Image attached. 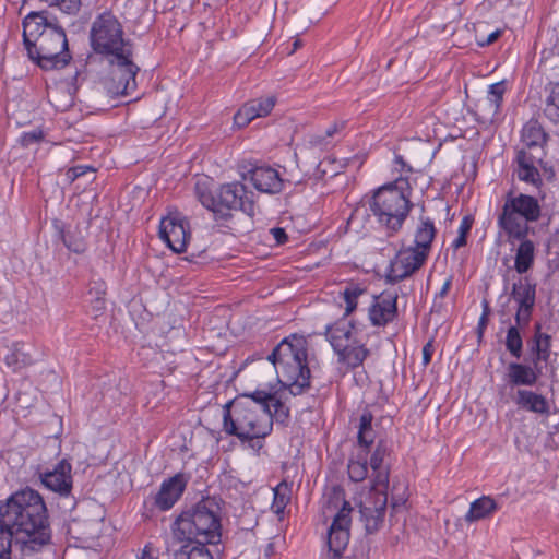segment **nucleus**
Wrapping results in <instances>:
<instances>
[{"instance_id":"obj_29","label":"nucleus","mask_w":559,"mask_h":559,"mask_svg":"<svg viewBox=\"0 0 559 559\" xmlns=\"http://www.w3.org/2000/svg\"><path fill=\"white\" fill-rule=\"evenodd\" d=\"M373 414L371 411L366 407L358 423V431H357V445L359 448L358 452H367L370 453V448L374 443L376 431L372 427Z\"/></svg>"},{"instance_id":"obj_6","label":"nucleus","mask_w":559,"mask_h":559,"mask_svg":"<svg viewBox=\"0 0 559 559\" xmlns=\"http://www.w3.org/2000/svg\"><path fill=\"white\" fill-rule=\"evenodd\" d=\"M307 340L297 334L284 337L267 356L276 369L280 382L292 396L310 389L311 372L308 366Z\"/></svg>"},{"instance_id":"obj_4","label":"nucleus","mask_w":559,"mask_h":559,"mask_svg":"<svg viewBox=\"0 0 559 559\" xmlns=\"http://www.w3.org/2000/svg\"><path fill=\"white\" fill-rule=\"evenodd\" d=\"M223 430L259 454L273 430L272 414L248 396H238L224 406Z\"/></svg>"},{"instance_id":"obj_53","label":"nucleus","mask_w":559,"mask_h":559,"mask_svg":"<svg viewBox=\"0 0 559 559\" xmlns=\"http://www.w3.org/2000/svg\"><path fill=\"white\" fill-rule=\"evenodd\" d=\"M474 217L472 215H465L459 226V235L468 236L473 227Z\"/></svg>"},{"instance_id":"obj_63","label":"nucleus","mask_w":559,"mask_h":559,"mask_svg":"<svg viewBox=\"0 0 559 559\" xmlns=\"http://www.w3.org/2000/svg\"><path fill=\"white\" fill-rule=\"evenodd\" d=\"M550 93L554 95L555 99L557 100V104H559V83L555 85Z\"/></svg>"},{"instance_id":"obj_16","label":"nucleus","mask_w":559,"mask_h":559,"mask_svg":"<svg viewBox=\"0 0 559 559\" xmlns=\"http://www.w3.org/2000/svg\"><path fill=\"white\" fill-rule=\"evenodd\" d=\"M386 490L371 488L372 497L360 504L359 512L368 534L376 533L383 523L388 504Z\"/></svg>"},{"instance_id":"obj_11","label":"nucleus","mask_w":559,"mask_h":559,"mask_svg":"<svg viewBox=\"0 0 559 559\" xmlns=\"http://www.w3.org/2000/svg\"><path fill=\"white\" fill-rule=\"evenodd\" d=\"M326 509L337 510L328 530V548L332 559L342 557L349 543V528L352 524L350 513L353 508L345 500L343 489L333 487L326 500Z\"/></svg>"},{"instance_id":"obj_14","label":"nucleus","mask_w":559,"mask_h":559,"mask_svg":"<svg viewBox=\"0 0 559 559\" xmlns=\"http://www.w3.org/2000/svg\"><path fill=\"white\" fill-rule=\"evenodd\" d=\"M546 152H531L527 148H518L512 160L513 175L519 181L531 185L537 190L543 188V178L539 170Z\"/></svg>"},{"instance_id":"obj_1","label":"nucleus","mask_w":559,"mask_h":559,"mask_svg":"<svg viewBox=\"0 0 559 559\" xmlns=\"http://www.w3.org/2000/svg\"><path fill=\"white\" fill-rule=\"evenodd\" d=\"M0 523L12 531L24 549L39 551L51 542V528L41 495L26 487L0 501Z\"/></svg>"},{"instance_id":"obj_2","label":"nucleus","mask_w":559,"mask_h":559,"mask_svg":"<svg viewBox=\"0 0 559 559\" xmlns=\"http://www.w3.org/2000/svg\"><path fill=\"white\" fill-rule=\"evenodd\" d=\"M27 57L43 70L62 69L72 59L66 31L49 11H32L22 21Z\"/></svg>"},{"instance_id":"obj_51","label":"nucleus","mask_w":559,"mask_h":559,"mask_svg":"<svg viewBox=\"0 0 559 559\" xmlns=\"http://www.w3.org/2000/svg\"><path fill=\"white\" fill-rule=\"evenodd\" d=\"M539 170L542 174L543 181L546 180L548 182H554L556 180V171L551 165L543 159L542 165H539Z\"/></svg>"},{"instance_id":"obj_37","label":"nucleus","mask_w":559,"mask_h":559,"mask_svg":"<svg viewBox=\"0 0 559 559\" xmlns=\"http://www.w3.org/2000/svg\"><path fill=\"white\" fill-rule=\"evenodd\" d=\"M519 326L510 325L507 330L504 346L508 353L515 359L523 356V334Z\"/></svg>"},{"instance_id":"obj_47","label":"nucleus","mask_w":559,"mask_h":559,"mask_svg":"<svg viewBox=\"0 0 559 559\" xmlns=\"http://www.w3.org/2000/svg\"><path fill=\"white\" fill-rule=\"evenodd\" d=\"M530 347V353L532 355V362L534 366L539 365L543 362L542 360V353H540V341L538 338V333L533 331V335L527 342Z\"/></svg>"},{"instance_id":"obj_15","label":"nucleus","mask_w":559,"mask_h":559,"mask_svg":"<svg viewBox=\"0 0 559 559\" xmlns=\"http://www.w3.org/2000/svg\"><path fill=\"white\" fill-rule=\"evenodd\" d=\"M190 236V224L180 213L170 214L160 221L159 237L174 252H185Z\"/></svg>"},{"instance_id":"obj_58","label":"nucleus","mask_w":559,"mask_h":559,"mask_svg":"<svg viewBox=\"0 0 559 559\" xmlns=\"http://www.w3.org/2000/svg\"><path fill=\"white\" fill-rule=\"evenodd\" d=\"M453 276H449L445 282L443 283L440 292L437 294V297L443 298L448 295L451 286H452Z\"/></svg>"},{"instance_id":"obj_30","label":"nucleus","mask_w":559,"mask_h":559,"mask_svg":"<svg viewBox=\"0 0 559 559\" xmlns=\"http://www.w3.org/2000/svg\"><path fill=\"white\" fill-rule=\"evenodd\" d=\"M68 535L81 543H88L98 536V522L96 520L73 519L67 528Z\"/></svg>"},{"instance_id":"obj_13","label":"nucleus","mask_w":559,"mask_h":559,"mask_svg":"<svg viewBox=\"0 0 559 559\" xmlns=\"http://www.w3.org/2000/svg\"><path fill=\"white\" fill-rule=\"evenodd\" d=\"M427 259V254L412 246L400 250L390 261L385 273V281L390 284L402 282L420 270Z\"/></svg>"},{"instance_id":"obj_39","label":"nucleus","mask_w":559,"mask_h":559,"mask_svg":"<svg viewBox=\"0 0 559 559\" xmlns=\"http://www.w3.org/2000/svg\"><path fill=\"white\" fill-rule=\"evenodd\" d=\"M286 392L288 393V391L285 389L281 393H277L271 403L272 421L275 419L277 424L283 426L288 425L290 417L289 407L283 401Z\"/></svg>"},{"instance_id":"obj_43","label":"nucleus","mask_w":559,"mask_h":559,"mask_svg":"<svg viewBox=\"0 0 559 559\" xmlns=\"http://www.w3.org/2000/svg\"><path fill=\"white\" fill-rule=\"evenodd\" d=\"M406 486L403 484H393L391 491V507L394 511L405 504L407 501Z\"/></svg>"},{"instance_id":"obj_48","label":"nucleus","mask_w":559,"mask_h":559,"mask_svg":"<svg viewBox=\"0 0 559 559\" xmlns=\"http://www.w3.org/2000/svg\"><path fill=\"white\" fill-rule=\"evenodd\" d=\"M343 127H344V124H343V123H336V122H335V123H333L332 126H330V127L325 130L324 135H320V134H318V135H313V136L311 138V140H310V143H311L312 145L320 146V145H322V144H323V141H324V139H325V138H332V136H333L334 134H336V133L340 131V129H342Z\"/></svg>"},{"instance_id":"obj_42","label":"nucleus","mask_w":559,"mask_h":559,"mask_svg":"<svg viewBox=\"0 0 559 559\" xmlns=\"http://www.w3.org/2000/svg\"><path fill=\"white\" fill-rule=\"evenodd\" d=\"M276 393H270L266 391L257 390L251 394H242L241 396H248L254 401L258 405H261L265 412L271 413V403L274 400Z\"/></svg>"},{"instance_id":"obj_7","label":"nucleus","mask_w":559,"mask_h":559,"mask_svg":"<svg viewBox=\"0 0 559 559\" xmlns=\"http://www.w3.org/2000/svg\"><path fill=\"white\" fill-rule=\"evenodd\" d=\"M174 536L182 542L216 545L221 542V507L214 497L202 498L189 510L182 511L173 523Z\"/></svg>"},{"instance_id":"obj_27","label":"nucleus","mask_w":559,"mask_h":559,"mask_svg":"<svg viewBox=\"0 0 559 559\" xmlns=\"http://www.w3.org/2000/svg\"><path fill=\"white\" fill-rule=\"evenodd\" d=\"M436 236L437 228L433 221L428 216H420L415 230L413 247L429 257Z\"/></svg>"},{"instance_id":"obj_34","label":"nucleus","mask_w":559,"mask_h":559,"mask_svg":"<svg viewBox=\"0 0 559 559\" xmlns=\"http://www.w3.org/2000/svg\"><path fill=\"white\" fill-rule=\"evenodd\" d=\"M206 545L201 542H186L180 549L175 551L174 559H213Z\"/></svg>"},{"instance_id":"obj_50","label":"nucleus","mask_w":559,"mask_h":559,"mask_svg":"<svg viewBox=\"0 0 559 559\" xmlns=\"http://www.w3.org/2000/svg\"><path fill=\"white\" fill-rule=\"evenodd\" d=\"M59 9L68 14H74L81 7V0H55Z\"/></svg>"},{"instance_id":"obj_18","label":"nucleus","mask_w":559,"mask_h":559,"mask_svg":"<svg viewBox=\"0 0 559 559\" xmlns=\"http://www.w3.org/2000/svg\"><path fill=\"white\" fill-rule=\"evenodd\" d=\"M72 465L67 459L59 461L52 469L39 474L43 485L60 497H69L73 488Z\"/></svg>"},{"instance_id":"obj_56","label":"nucleus","mask_w":559,"mask_h":559,"mask_svg":"<svg viewBox=\"0 0 559 559\" xmlns=\"http://www.w3.org/2000/svg\"><path fill=\"white\" fill-rule=\"evenodd\" d=\"M489 323V319L488 318H485V316H480L479 320H478V324H477V328H476V332H477V336H478V340H481L483 336H484V333L487 329V325Z\"/></svg>"},{"instance_id":"obj_22","label":"nucleus","mask_w":559,"mask_h":559,"mask_svg":"<svg viewBox=\"0 0 559 559\" xmlns=\"http://www.w3.org/2000/svg\"><path fill=\"white\" fill-rule=\"evenodd\" d=\"M276 104L275 96L251 99L245 103L234 116V123L238 128L247 127L253 119L266 117Z\"/></svg>"},{"instance_id":"obj_28","label":"nucleus","mask_w":559,"mask_h":559,"mask_svg":"<svg viewBox=\"0 0 559 559\" xmlns=\"http://www.w3.org/2000/svg\"><path fill=\"white\" fill-rule=\"evenodd\" d=\"M55 227L59 238L69 251L76 254H82L86 251L87 242L79 226L66 228L62 222L57 221Z\"/></svg>"},{"instance_id":"obj_57","label":"nucleus","mask_w":559,"mask_h":559,"mask_svg":"<svg viewBox=\"0 0 559 559\" xmlns=\"http://www.w3.org/2000/svg\"><path fill=\"white\" fill-rule=\"evenodd\" d=\"M140 559H157V555L151 544L144 546Z\"/></svg>"},{"instance_id":"obj_31","label":"nucleus","mask_w":559,"mask_h":559,"mask_svg":"<svg viewBox=\"0 0 559 559\" xmlns=\"http://www.w3.org/2000/svg\"><path fill=\"white\" fill-rule=\"evenodd\" d=\"M498 508L499 506L492 497L481 496L471 503L469 510L465 514L464 520L467 523H474L487 519L492 515Z\"/></svg>"},{"instance_id":"obj_36","label":"nucleus","mask_w":559,"mask_h":559,"mask_svg":"<svg viewBox=\"0 0 559 559\" xmlns=\"http://www.w3.org/2000/svg\"><path fill=\"white\" fill-rule=\"evenodd\" d=\"M5 362L8 366L14 369H20L29 366L34 362L31 353L25 350V344L22 342H15L12 344L11 352L5 356Z\"/></svg>"},{"instance_id":"obj_35","label":"nucleus","mask_w":559,"mask_h":559,"mask_svg":"<svg viewBox=\"0 0 559 559\" xmlns=\"http://www.w3.org/2000/svg\"><path fill=\"white\" fill-rule=\"evenodd\" d=\"M368 455L367 452H358L348 461V477L354 483H360L368 477Z\"/></svg>"},{"instance_id":"obj_45","label":"nucleus","mask_w":559,"mask_h":559,"mask_svg":"<svg viewBox=\"0 0 559 559\" xmlns=\"http://www.w3.org/2000/svg\"><path fill=\"white\" fill-rule=\"evenodd\" d=\"M534 308L535 307H516V312L514 316L515 323L513 325L525 330L531 322Z\"/></svg>"},{"instance_id":"obj_46","label":"nucleus","mask_w":559,"mask_h":559,"mask_svg":"<svg viewBox=\"0 0 559 559\" xmlns=\"http://www.w3.org/2000/svg\"><path fill=\"white\" fill-rule=\"evenodd\" d=\"M544 115L555 124H559V104L551 93L545 100Z\"/></svg>"},{"instance_id":"obj_24","label":"nucleus","mask_w":559,"mask_h":559,"mask_svg":"<svg viewBox=\"0 0 559 559\" xmlns=\"http://www.w3.org/2000/svg\"><path fill=\"white\" fill-rule=\"evenodd\" d=\"M504 236L507 237V241L511 245L515 241L520 242L515 249L514 269L519 274L526 273L533 267L535 261V245L528 239L530 235H525L522 238L510 235Z\"/></svg>"},{"instance_id":"obj_61","label":"nucleus","mask_w":559,"mask_h":559,"mask_svg":"<svg viewBox=\"0 0 559 559\" xmlns=\"http://www.w3.org/2000/svg\"><path fill=\"white\" fill-rule=\"evenodd\" d=\"M394 163L395 165L400 166V169L403 170L405 168H407L408 171H412V168L411 166H408L405 160L403 159V156L401 155H395L394 157Z\"/></svg>"},{"instance_id":"obj_5","label":"nucleus","mask_w":559,"mask_h":559,"mask_svg":"<svg viewBox=\"0 0 559 559\" xmlns=\"http://www.w3.org/2000/svg\"><path fill=\"white\" fill-rule=\"evenodd\" d=\"M411 195L412 187L404 177L379 187L370 197L366 195L369 215L374 217L388 237L395 236L403 228L414 206Z\"/></svg>"},{"instance_id":"obj_23","label":"nucleus","mask_w":559,"mask_h":559,"mask_svg":"<svg viewBox=\"0 0 559 559\" xmlns=\"http://www.w3.org/2000/svg\"><path fill=\"white\" fill-rule=\"evenodd\" d=\"M542 374L539 365L531 366L512 361L507 367V380L512 386H533Z\"/></svg>"},{"instance_id":"obj_52","label":"nucleus","mask_w":559,"mask_h":559,"mask_svg":"<svg viewBox=\"0 0 559 559\" xmlns=\"http://www.w3.org/2000/svg\"><path fill=\"white\" fill-rule=\"evenodd\" d=\"M435 353L433 340H429L423 347V366L427 367Z\"/></svg>"},{"instance_id":"obj_55","label":"nucleus","mask_w":559,"mask_h":559,"mask_svg":"<svg viewBox=\"0 0 559 559\" xmlns=\"http://www.w3.org/2000/svg\"><path fill=\"white\" fill-rule=\"evenodd\" d=\"M501 34H502V31H500V29L492 31L491 33H489L486 36V39H484L483 41H479V46L486 47V46L493 44L501 36Z\"/></svg>"},{"instance_id":"obj_44","label":"nucleus","mask_w":559,"mask_h":559,"mask_svg":"<svg viewBox=\"0 0 559 559\" xmlns=\"http://www.w3.org/2000/svg\"><path fill=\"white\" fill-rule=\"evenodd\" d=\"M44 136H45L44 131L39 128H35L31 131L23 132L20 135L17 142L23 147H29L33 144L40 143L44 140Z\"/></svg>"},{"instance_id":"obj_64","label":"nucleus","mask_w":559,"mask_h":559,"mask_svg":"<svg viewBox=\"0 0 559 559\" xmlns=\"http://www.w3.org/2000/svg\"><path fill=\"white\" fill-rule=\"evenodd\" d=\"M475 39H476L477 45L479 46V41H483L484 39H486V35L481 34L479 32V29H476Z\"/></svg>"},{"instance_id":"obj_49","label":"nucleus","mask_w":559,"mask_h":559,"mask_svg":"<svg viewBox=\"0 0 559 559\" xmlns=\"http://www.w3.org/2000/svg\"><path fill=\"white\" fill-rule=\"evenodd\" d=\"M87 171H94V169L91 166L78 165L70 167L66 173V177L69 182H73L81 176L85 175Z\"/></svg>"},{"instance_id":"obj_25","label":"nucleus","mask_w":559,"mask_h":559,"mask_svg":"<svg viewBox=\"0 0 559 559\" xmlns=\"http://www.w3.org/2000/svg\"><path fill=\"white\" fill-rule=\"evenodd\" d=\"M548 134L536 119H530L522 128L521 142L522 148L531 152H545V145L548 141Z\"/></svg>"},{"instance_id":"obj_19","label":"nucleus","mask_w":559,"mask_h":559,"mask_svg":"<svg viewBox=\"0 0 559 559\" xmlns=\"http://www.w3.org/2000/svg\"><path fill=\"white\" fill-rule=\"evenodd\" d=\"M242 178L249 179L253 187L263 193L276 194L284 189V180L278 171L269 165L253 166L242 175Z\"/></svg>"},{"instance_id":"obj_20","label":"nucleus","mask_w":559,"mask_h":559,"mask_svg":"<svg viewBox=\"0 0 559 559\" xmlns=\"http://www.w3.org/2000/svg\"><path fill=\"white\" fill-rule=\"evenodd\" d=\"M390 443L385 439L378 440L369 461V465L372 471L371 488L388 489L390 481V468L389 465L385 464V459L390 455Z\"/></svg>"},{"instance_id":"obj_26","label":"nucleus","mask_w":559,"mask_h":559,"mask_svg":"<svg viewBox=\"0 0 559 559\" xmlns=\"http://www.w3.org/2000/svg\"><path fill=\"white\" fill-rule=\"evenodd\" d=\"M514 402L519 408H522L526 412L546 416L550 413L547 399L544 395L531 390L519 389L516 391Z\"/></svg>"},{"instance_id":"obj_10","label":"nucleus","mask_w":559,"mask_h":559,"mask_svg":"<svg viewBox=\"0 0 559 559\" xmlns=\"http://www.w3.org/2000/svg\"><path fill=\"white\" fill-rule=\"evenodd\" d=\"M90 43L93 51L103 60H124L123 55L134 52L133 41L126 37L122 24L111 12H104L94 20Z\"/></svg>"},{"instance_id":"obj_62","label":"nucleus","mask_w":559,"mask_h":559,"mask_svg":"<svg viewBox=\"0 0 559 559\" xmlns=\"http://www.w3.org/2000/svg\"><path fill=\"white\" fill-rule=\"evenodd\" d=\"M481 308H483V311H481L480 316H485V318L489 319V317L491 314V308H490L489 301L487 299L481 300Z\"/></svg>"},{"instance_id":"obj_60","label":"nucleus","mask_w":559,"mask_h":559,"mask_svg":"<svg viewBox=\"0 0 559 559\" xmlns=\"http://www.w3.org/2000/svg\"><path fill=\"white\" fill-rule=\"evenodd\" d=\"M466 243H467V237L464 235H457V237L452 241L451 248L453 250H457L461 247L466 246Z\"/></svg>"},{"instance_id":"obj_33","label":"nucleus","mask_w":559,"mask_h":559,"mask_svg":"<svg viewBox=\"0 0 559 559\" xmlns=\"http://www.w3.org/2000/svg\"><path fill=\"white\" fill-rule=\"evenodd\" d=\"M506 91V81H500L489 85L488 94L483 106L490 115V120L500 112Z\"/></svg>"},{"instance_id":"obj_41","label":"nucleus","mask_w":559,"mask_h":559,"mask_svg":"<svg viewBox=\"0 0 559 559\" xmlns=\"http://www.w3.org/2000/svg\"><path fill=\"white\" fill-rule=\"evenodd\" d=\"M12 531L0 523V559H11Z\"/></svg>"},{"instance_id":"obj_59","label":"nucleus","mask_w":559,"mask_h":559,"mask_svg":"<svg viewBox=\"0 0 559 559\" xmlns=\"http://www.w3.org/2000/svg\"><path fill=\"white\" fill-rule=\"evenodd\" d=\"M369 547H366L365 545H361V547L358 549H355L353 559H369L368 557Z\"/></svg>"},{"instance_id":"obj_38","label":"nucleus","mask_w":559,"mask_h":559,"mask_svg":"<svg viewBox=\"0 0 559 559\" xmlns=\"http://www.w3.org/2000/svg\"><path fill=\"white\" fill-rule=\"evenodd\" d=\"M273 495L271 508L276 515H282L292 499L290 486L287 481L283 480L273 489Z\"/></svg>"},{"instance_id":"obj_40","label":"nucleus","mask_w":559,"mask_h":559,"mask_svg":"<svg viewBox=\"0 0 559 559\" xmlns=\"http://www.w3.org/2000/svg\"><path fill=\"white\" fill-rule=\"evenodd\" d=\"M534 332L538 333V338L540 341L542 360L544 364H547L551 355L552 337L548 333L543 332V326L539 321L534 323Z\"/></svg>"},{"instance_id":"obj_32","label":"nucleus","mask_w":559,"mask_h":559,"mask_svg":"<svg viewBox=\"0 0 559 559\" xmlns=\"http://www.w3.org/2000/svg\"><path fill=\"white\" fill-rule=\"evenodd\" d=\"M511 297L518 307H535L536 284L528 277L520 278L512 286Z\"/></svg>"},{"instance_id":"obj_9","label":"nucleus","mask_w":559,"mask_h":559,"mask_svg":"<svg viewBox=\"0 0 559 559\" xmlns=\"http://www.w3.org/2000/svg\"><path fill=\"white\" fill-rule=\"evenodd\" d=\"M542 215L543 207L536 197L509 191L497 215V226L504 235L522 238L535 233L530 225L538 222Z\"/></svg>"},{"instance_id":"obj_12","label":"nucleus","mask_w":559,"mask_h":559,"mask_svg":"<svg viewBox=\"0 0 559 559\" xmlns=\"http://www.w3.org/2000/svg\"><path fill=\"white\" fill-rule=\"evenodd\" d=\"M134 52L123 55L124 60H105L109 71L103 80L104 88L111 96H127L136 90V75L140 67L133 61Z\"/></svg>"},{"instance_id":"obj_54","label":"nucleus","mask_w":559,"mask_h":559,"mask_svg":"<svg viewBox=\"0 0 559 559\" xmlns=\"http://www.w3.org/2000/svg\"><path fill=\"white\" fill-rule=\"evenodd\" d=\"M270 231L273 235L276 245H284L288 241V235L286 234L284 228L274 227Z\"/></svg>"},{"instance_id":"obj_17","label":"nucleus","mask_w":559,"mask_h":559,"mask_svg":"<svg viewBox=\"0 0 559 559\" xmlns=\"http://www.w3.org/2000/svg\"><path fill=\"white\" fill-rule=\"evenodd\" d=\"M397 293L391 290H384L380 295L373 296V301L368 310L372 325L385 326L397 318Z\"/></svg>"},{"instance_id":"obj_8","label":"nucleus","mask_w":559,"mask_h":559,"mask_svg":"<svg viewBox=\"0 0 559 559\" xmlns=\"http://www.w3.org/2000/svg\"><path fill=\"white\" fill-rule=\"evenodd\" d=\"M195 194L202 205L221 219L231 217L233 211H241L249 217L255 215L254 193L240 181L221 185L215 191H211L204 183L198 182Z\"/></svg>"},{"instance_id":"obj_21","label":"nucleus","mask_w":559,"mask_h":559,"mask_svg":"<svg viewBox=\"0 0 559 559\" xmlns=\"http://www.w3.org/2000/svg\"><path fill=\"white\" fill-rule=\"evenodd\" d=\"M187 487L183 474H176L165 479L157 493L153 497V504L160 511L170 510L180 499Z\"/></svg>"},{"instance_id":"obj_3","label":"nucleus","mask_w":559,"mask_h":559,"mask_svg":"<svg viewBox=\"0 0 559 559\" xmlns=\"http://www.w3.org/2000/svg\"><path fill=\"white\" fill-rule=\"evenodd\" d=\"M341 294L346 304L344 316L325 326V336L337 357V362L346 371H353L361 367L371 355V350L367 347L369 337L367 326L347 319L356 310L359 297L367 294V287L352 282Z\"/></svg>"}]
</instances>
